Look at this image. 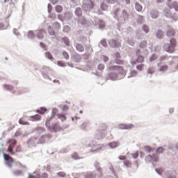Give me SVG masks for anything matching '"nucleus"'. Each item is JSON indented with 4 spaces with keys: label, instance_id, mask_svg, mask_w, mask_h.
Listing matches in <instances>:
<instances>
[{
    "label": "nucleus",
    "instance_id": "nucleus-50",
    "mask_svg": "<svg viewBox=\"0 0 178 178\" xmlns=\"http://www.w3.org/2000/svg\"><path fill=\"white\" fill-rule=\"evenodd\" d=\"M142 29L146 34H148V33H149V27L147 24L143 25Z\"/></svg>",
    "mask_w": 178,
    "mask_h": 178
},
{
    "label": "nucleus",
    "instance_id": "nucleus-41",
    "mask_svg": "<svg viewBox=\"0 0 178 178\" xmlns=\"http://www.w3.org/2000/svg\"><path fill=\"white\" fill-rule=\"evenodd\" d=\"M8 144L13 145V147H16V145H17V140L13 138H9L8 140Z\"/></svg>",
    "mask_w": 178,
    "mask_h": 178
},
{
    "label": "nucleus",
    "instance_id": "nucleus-34",
    "mask_svg": "<svg viewBox=\"0 0 178 178\" xmlns=\"http://www.w3.org/2000/svg\"><path fill=\"white\" fill-rule=\"evenodd\" d=\"M30 120L32 122H38V120H41V115L40 114L32 115L30 117Z\"/></svg>",
    "mask_w": 178,
    "mask_h": 178
},
{
    "label": "nucleus",
    "instance_id": "nucleus-22",
    "mask_svg": "<svg viewBox=\"0 0 178 178\" xmlns=\"http://www.w3.org/2000/svg\"><path fill=\"white\" fill-rule=\"evenodd\" d=\"M120 145V144L119 143V141H112L108 143V146L111 149H115V148H118V147H119Z\"/></svg>",
    "mask_w": 178,
    "mask_h": 178
},
{
    "label": "nucleus",
    "instance_id": "nucleus-44",
    "mask_svg": "<svg viewBox=\"0 0 178 178\" xmlns=\"http://www.w3.org/2000/svg\"><path fill=\"white\" fill-rule=\"evenodd\" d=\"M62 41H63L67 47H70V40H69V38L65 36L62 38Z\"/></svg>",
    "mask_w": 178,
    "mask_h": 178
},
{
    "label": "nucleus",
    "instance_id": "nucleus-10",
    "mask_svg": "<svg viewBox=\"0 0 178 178\" xmlns=\"http://www.w3.org/2000/svg\"><path fill=\"white\" fill-rule=\"evenodd\" d=\"M116 169H118V167L114 168L113 166H111L107 170L106 178H118V170Z\"/></svg>",
    "mask_w": 178,
    "mask_h": 178
},
{
    "label": "nucleus",
    "instance_id": "nucleus-19",
    "mask_svg": "<svg viewBox=\"0 0 178 178\" xmlns=\"http://www.w3.org/2000/svg\"><path fill=\"white\" fill-rule=\"evenodd\" d=\"M144 56L141 55L137 56V58L136 60H132L131 62V65H137V63H143L144 62Z\"/></svg>",
    "mask_w": 178,
    "mask_h": 178
},
{
    "label": "nucleus",
    "instance_id": "nucleus-45",
    "mask_svg": "<svg viewBox=\"0 0 178 178\" xmlns=\"http://www.w3.org/2000/svg\"><path fill=\"white\" fill-rule=\"evenodd\" d=\"M44 55H45V58H47V59H49V60H54V56H52L51 52L46 51L44 53Z\"/></svg>",
    "mask_w": 178,
    "mask_h": 178
},
{
    "label": "nucleus",
    "instance_id": "nucleus-3",
    "mask_svg": "<svg viewBox=\"0 0 178 178\" xmlns=\"http://www.w3.org/2000/svg\"><path fill=\"white\" fill-rule=\"evenodd\" d=\"M79 24H81V26H84V27H90L91 26V23L95 24V26H98V29H105V21L99 19L95 18V22L90 21L85 17L79 18L78 21Z\"/></svg>",
    "mask_w": 178,
    "mask_h": 178
},
{
    "label": "nucleus",
    "instance_id": "nucleus-5",
    "mask_svg": "<svg viewBox=\"0 0 178 178\" xmlns=\"http://www.w3.org/2000/svg\"><path fill=\"white\" fill-rule=\"evenodd\" d=\"M84 145L87 148L91 147L90 152H92L93 154H97L98 152H101V151H104V149H106V146L102 144L95 145V143H94V141H87Z\"/></svg>",
    "mask_w": 178,
    "mask_h": 178
},
{
    "label": "nucleus",
    "instance_id": "nucleus-17",
    "mask_svg": "<svg viewBox=\"0 0 178 178\" xmlns=\"http://www.w3.org/2000/svg\"><path fill=\"white\" fill-rule=\"evenodd\" d=\"M105 136H106V133L102 132L97 129L95 136V140L101 141V140H104V138H105Z\"/></svg>",
    "mask_w": 178,
    "mask_h": 178
},
{
    "label": "nucleus",
    "instance_id": "nucleus-62",
    "mask_svg": "<svg viewBox=\"0 0 178 178\" xmlns=\"http://www.w3.org/2000/svg\"><path fill=\"white\" fill-rule=\"evenodd\" d=\"M63 31H64V33H69V31H70V26H69V25L64 26Z\"/></svg>",
    "mask_w": 178,
    "mask_h": 178
},
{
    "label": "nucleus",
    "instance_id": "nucleus-15",
    "mask_svg": "<svg viewBox=\"0 0 178 178\" xmlns=\"http://www.w3.org/2000/svg\"><path fill=\"white\" fill-rule=\"evenodd\" d=\"M167 5L170 9H175L176 12H178V2L172 1V0H168Z\"/></svg>",
    "mask_w": 178,
    "mask_h": 178
},
{
    "label": "nucleus",
    "instance_id": "nucleus-59",
    "mask_svg": "<svg viewBox=\"0 0 178 178\" xmlns=\"http://www.w3.org/2000/svg\"><path fill=\"white\" fill-rule=\"evenodd\" d=\"M104 69H105V65L104 64L101 63V64L98 65L97 70L101 72V71L104 70Z\"/></svg>",
    "mask_w": 178,
    "mask_h": 178
},
{
    "label": "nucleus",
    "instance_id": "nucleus-64",
    "mask_svg": "<svg viewBox=\"0 0 178 178\" xmlns=\"http://www.w3.org/2000/svg\"><path fill=\"white\" fill-rule=\"evenodd\" d=\"M115 60V63L117 65H123V63H124L123 60H121V59H119V58H116Z\"/></svg>",
    "mask_w": 178,
    "mask_h": 178
},
{
    "label": "nucleus",
    "instance_id": "nucleus-28",
    "mask_svg": "<svg viewBox=\"0 0 178 178\" xmlns=\"http://www.w3.org/2000/svg\"><path fill=\"white\" fill-rule=\"evenodd\" d=\"M150 17L152 19H158L159 17V13L156 10H152L150 11Z\"/></svg>",
    "mask_w": 178,
    "mask_h": 178
},
{
    "label": "nucleus",
    "instance_id": "nucleus-30",
    "mask_svg": "<svg viewBox=\"0 0 178 178\" xmlns=\"http://www.w3.org/2000/svg\"><path fill=\"white\" fill-rule=\"evenodd\" d=\"M47 31H48L49 35H51V37H56V32L55 31V30L54 29V28L52 26H49L48 29H47Z\"/></svg>",
    "mask_w": 178,
    "mask_h": 178
},
{
    "label": "nucleus",
    "instance_id": "nucleus-55",
    "mask_svg": "<svg viewBox=\"0 0 178 178\" xmlns=\"http://www.w3.org/2000/svg\"><path fill=\"white\" fill-rule=\"evenodd\" d=\"M57 65L58 66H59L60 67H66V63H65V62L62 61V60H59L57 62Z\"/></svg>",
    "mask_w": 178,
    "mask_h": 178
},
{
    "label": "nucleus",
    "instance_id": "nucleus-32",
    "mask_svg": "<svg viewBox=\"0 0 178 178\" xmlns=\"http://www.w3.org/2000/svg\"><path fill=\"white\" fill-rule=\"evenodd\" d=\"M58 119H60L61 122H65L67 120V118H66V114L63 113H59L57 114Z\"/></svg>",
    "mask_w": 178,
    "mask_h": 178
},
{
    "label": "nucleus",
    "instance_id": "nucleus-49",
    "mask_svg": "<svg viewBox=\"0 0 178 178\" xmlns=\"http://www.w3.org/2000/svg\"><path fill=\"white\" fill-rule=\"evenodd\" d=\"M147 73H148V74H154V73H155V67H154V66L149 67L147 69Z\"/></svg>",
    "mask_w": 178,
    "mask_h": 178
},
{
    "label": "nucleus",
    "instance_id": "nucleus-8",
    "mask_svg": "<svg viewBox=\"0 0 178 178\" xmlns=\"http://www.w3.org/2000/svg\"><path fill=\"white\" fill-rule=\"evenodd\" d=\"M97 172H98L97 175V172H95L88 173L86 175V178H95V177H97V176L100 178L104 177V174H102V168H97Z\"/></svg>",
    "mask_w": 178,
    "mask_h": 178
},
{
    "label": "nucleus",
    "instance_id": "nucleus-43",
    "mask_svg": "<svg viewBox=\"0 0 178 178\" xmlns=\"http://www.w3.org/2000/svg\"><path fill=\"white\" fill-rule=\"evenodd\" d=\"M53 27L56 31H59L60 30V24L58 22H56L53 24Z\"/></svg>",
    "mask_w": 178,
    "mask_h": 178
},
{
    "label": "nucleus",
    "instance_id": "nucleus-60",
    "mask_svg": "<svg viewBox=\"0 0 178 178\" xmlns=\"http://www.w3.org/2000/svg\"><path fill=\"white\" fill-rule=\"evenodd\" d=\"M72 159H74V161H77L80 159V157L79 156V154L77 153H74L72 155Z\"/></svg>",
    "mask_w": 178,
    "mask_h": 178
},
{
    "label": "nucleus",
    "instance_id": "nucleus-16",
    "mask_svg": "<svg viewBox=\"0 0 178 178\" xmlns=\"http://www.w3.org/2000/svg\"><path fill=\"white\" fill-rule=\"evenodd\" d=\"M134 128V124H119L118 129L120 130H130Z\"/></svg>",
    "mask_w": 178,
    "mask_h": 178
},
{
    "label": "nucleus",
    "instance_id": "nucleus-13",
    "mask_svg": "<svg viewBox=\"0 0 178 178\" xmlns=\"http://www.w3.org/2000/svg\"><path fill=\"white\" fill-rule=\"evenodd\" d=\"M128 17H129V14H127V11L123 10L122 11L120 16L118 17V23L120 24H123V23H124L127 20Z\"/></svg>",
    "mask_w": 178,
    "mask_h": 178
},
{
    "label": "nucleus",
    "instance_id": "nucleus-35",
    "mask_svg": "<svg viewBox=\"0 0 178 178\" xmlns=\"http://www.w3.org/2000/svg\"><path fill=\"white\" fill-rule=\"evenodd\" d=\"M15 146H13V145H9L6 150V152H9L10 155H15V154H16V152L13 151V149H15Z\"/></svg>",
    "mask_w": 178,
    "mask_h": 178
},
{
    "label": "nucleus",
    "instance_id": "nucleus-40",
    "mask_svg": "<svg viewBox=\"0 0 178 178\" xmlns=\"http://www.w3.org/2000/svg\"><path fill=\"white\" fill-rule=\"evenodd\" d=\"M58 108H60L63 112H67L69 110V106L66 104H60L58 105Z\"/></svg>",
    "mask_w": 178,
    "mask_h": 178
},
{
    "label": "nucleus",
    "instance_id": "nucleus-6",
    "mask_svg": "<svg viewBox=\"0 0 178 178\" xmlns=\"http://www.w3.org/2000/svg\"><path fill=\"white\" fill-rule=\"evenodd\" d=\"M95 6V3L92 0H83L82 3V9L86 13H90Z\"/></svg>",
    "mask_w": 178,
    "mask_h": 178
},
{
    "label": "nucleus",
    "instance_id": "nucleus-57",
    "mask_svg": "<svg viewBox=\"0 0 178 178\" xmlns=\"http://www.w3.org/2000/svg\"><path fill=\"white\" fill-rule=\"evenodd\" d=\"M100 42L102 47H104V48H108V43L106 42V40L103 39L100 41Z\"/></svg>",
    "mask_w": 178,
    "mask_h": 178
},
{
    "label": "nucleus",
    "instance_id": "nucleus-33",
    "mask_svg": "<svg viewBox=\"0 0 178 178\" xmlns=\"http://www.w3.org/2000/svg\"><path fill=\"white\" fill-rule=\"evenodd\" d=\"M27 38L29 40H35V33H34L33 31H29L27 33Z\"/></svg>",
    "mask_w": 178,
    "mask_h": 178
},
{
    "label": "nucleus",
    "instance_id": "nucleus-52",
    "mask_svg": "<svg viewBox=\"0 0 178 178\" xmlns=\"http://www.w3.org/2000/svg\"><path fill=\"white\" fill-rule=\"evenodd\" d=\"M124 166H126V168H131V162L129 160H125L124 161Z\"/></svg>",
    "mask_w": 178,
    "mask_h": 178
},
{
    "label": "nucleus",
    "instance_id": "nucleus-21",
    "mask_svg": "<svg viewBox=\"0 0 178 178\" xmlns=\"http://www.w3.org/2000/svg\"><path fill=\"white\" fill-rule=\"evenodd\" d=\"M4 88L7 91H10V92H12V94H16V90H15V87H13V86L12 85L5 84Z\"/></svg>",
    "mask_w": 178,
    "mask_h": 178
},
{
    "label": "nucleus",
    "instance_id": "nucleus-47",
    "mask_svg": "<svg viewBox=\"0 0 178 178\" xmlns=\"http://www.w3.org/2000/svg\"><path fill=\"white\" fill-rule=\"evenodd\" d=\"M55 9L57 13H62V12L63 11V7L60 5L56 6Z\"/></svg>",
    "mask_w": 178,
    "mask_h": 178
},
{
    "label": "nucleus",
    "instance_id": "nucleus-46",
    "mask_svg": "<svg viewBox=\"0 0 178 178\" xmlns=\"http://www.w3.org/2000/svg\"><path fill=\"white\" fill-rule=\"evenodd\" d=\"M135 9L137 12H141L143 10V6L140 3H136Z\"/></svg>",
    "mask_w": 178,
    "mask_h": 178
},
{
    "label": "nucleus",
    "instance_id": "nucleus-53",
    "mask_svg": "<svg viewBox=\"0 0 178 178\" xmlns=\"http://www.w3.org/2000/svg\"><path fill=\"white\" fill-rule=\"evenodd\" d=\"M139 156L140 152H138V151H136V152L131 154V158H133V159H137Z\"/></svg>",
    "mask_w": 178,
    "mask_h": 178
},
{
    "label": "nucleus",
    "instance_id": "nucleus-14",
    "mask_svg": "<svg viewBox=\"0 0 178 178\" xmlns=\"http://www.w3.org/2000/svg\"><path fill=\"white\" fill-rule=\"evenodd\" d=\"M52 138V136L51 134H44L39 139H38L37 144H45L48 140H51Z\"/></svg>",
    "mask_w": 178,
    "mask_h": 178
},
{
    "label": "nucleus",
    "instance_id": "nucleus-48",
    "mask_svg": "<svg viewBox=\"0 0 178 178\" xmlns=\"http://www.w3.org/2000/svg\"><path fill=\"white\" fill-rule=\"evenodd\" d=\"M62 55H63L64 59H65V60H68V59H70V58L69 53H67V51H63L62 52Z\"/></svg>",
    "mask_w": 178,
    "mask_h": 178
},
{
    "label": "nucleus",
    "instance_id": "nucleus-38",
    "mask_svg": "<svg viewBox=\"0 0 178 178\" xmlns=\"http://www.w3.org/2000/svg\"><path fill=\"white\" fill-rule=\"evenodd\" d=\"M47 111H48V109L45 107H40L39 109L36 110V112L37 113H39V115H44Z\"/></svg>",
    "mask_w": 178,
    "mask_h": 178
},
{
    "label": "nucleus",
    "instance_id": "nucleus-58",
    "mask_svg": "<svg viewBox=\"0 0 178 178\" xmlns=\"http://www.w3.org/2000/svg\"><path fill=\"white\" fill-rule=\"evenodd\" d=\"M68 151H69V147H64L60 150L59 153L60 154H67Z\"/></svg>",
    "mask_w": 178,
    "mask_h": 178
},
{
    "label": "nucleus",
    "instance_id": "nucleus-20",
    "mask_svg": "<svg viewBox=\"0 0 178 178\" xmlns=\"http://www.w3.org/2000/svg\"><path fill=\"white\" fill-rule=\"evenodd\" d=\"M36 37L38 40H42L44 38V35L45 34V30L40 29L35 31Z\"/></svg>",
    "mask_w": 178,
    "mask_h": 178
},
{
    "label": "nucleus",
    "instance_id": "nucleus-31",
    "mask_svg": "<svg viewBox=\"0 0 178 178\" xmlns=\"http://www.w3.org/2000/svg\"><path fill=\"white\" fill-rule=\"evenodd\" d=\"M74 13L77 17H81L83 16V10L80 7L75 8Z\"/></svg>",
    "mask_w": 178,
    "mask_h": 178
},
{
    "label": "nucleus",
    "instance_id": "nucleus-63",
    "mask_svg": "<svg viewBox=\"0 0 178 178\" xmlns=\"http://www.w3.org/2000/svg\"><path fill=\"white\" fill-rule=\"evenodd\" d=\"M13 174H14L15 176H20V175H22V170H17L15 171H13Z\"/></svg>",
    "mask_w": 178,
    "mask_h": 178
},
{
    "label": "nucleus",
    "instance_id": "nucleus-18",
    "mask_svg": "<svg viewBox=\"0 0 178 178\" xmlns=\"http://www.w3.org/2000/svg\"><path fill=\"white\" fill-rule=\"evenodd\" d=\"M72 19H73V13L69 11H66L63 14V20H65V22H70Z\"/></svg>",
    "mask_w": 178,
    "mask_h": 178
},
{
    "label": "nucleus",
    "instance_id": "nucleus-12",
    "mask_svg": "<svg viewBox=\"0 0 178 178\" xmlns=\"http://www.w3.org/2000/svg\"><path fill=\"white\" fill-rule=\"evenodd\" d=\"M3 159L5 161V165H6V166H8L9 168H12V163H13V158L12 156H10V155L3 152Z\"/></svg>",
    "mask_w": 178,
    "mask_h": 178
},
{
    "label": "nucleus",
    "instance_id": "nucleus-4",
    "mask_svg": "<svg viewBox=\"0 0 178 178\" xmlns=\"http://www.w3.org/2000/svg\"><path fill=\"white\" fill-rule=\"evenodd\" d=\"M165 152V148L163 147H159L156 149L155 153L149 154L145 158V161L147 163H152V162H159V154H163Z\"/></svg>",
    "mask_w": 178,
    "mask_h": 178
},
{
    "label": "nucleus",
    "instance_id": "nucleus-29",
    "mask_svg": "<svg viewBox=\"0 0 178 178\" xmlns=\"http://www.w3.org/2000/svg\"><path fill=\"white\" fill-rule=\"evenodd\" d=\"M75 48L78 52H84V45L81 43H76Z\"/></svg>",
    "mask_w": 178,
    "mask_h": 178
},
{
    "label": "nucleus",
    "instance_id": "nucleus-54",
    "mask_svg": "<svg viewBox=\"0 0 178 178\" xmlns=\"http://www.w3.org/2000/svg\"><path fill=\"white\" fill-rule=\"evenodd\" d=\"M88 121H86L83 123H82L80 126V127L82 129V130H86L87 129V126H88Z\"/></svg>",
    "mask_w": 178,
    "mask_h": 178
},
{
    "label": "nucleus",
    "instance_id": "nucleus-42",
    "mask_svg": "<svg viewBox=\"0 0 178 178\" xmlns=\"http://www.w3.org/2000/svg\"><path fill=\"white\" fill-rule=\"evenodd\" d=\"M137 74H138V72L137 70L131 69L130 76H128V79H130V77H136Z\"/></svg>",
    "mask_w": 178,
    "mask_h": 178
},
{
    "label": "nucleus",
    "instance_id": "nucleus-2",
    "mask_svg": "<svg viewBox=\"0 0 178 178\" xmlns=\"http://www.w3.org/2000/svg\"><path fill=\"white\" fill-rule=\"evenodd\" d=\"M58 112L59 110L57 108H54L52 109L51 116L47 117L45 126L50 133H58V131H62V127H60L58 122L52 124L51 126L49 125L51 124V120H52L55 116H57Z\"/></svg>",
    "mask_w": 178,
    "mask_h": 178
},
{
    "label": "nucleus",
    "instance_id": "nucleus-24",
    "mask_svg": "<svg viewBox=\"0 0 178 178\" xmlns=\"http://www.w3.org/2000/svg\"><path fill=\"white\" fill-rule=\"evenodd\" d=\"M143 151H145V152H147V154H154L155 149H152L151 146L145 145L143 147Z\"/></svg>",
    "mask_w": 178,
    "mask_h": 178
},
{
    "label": "nucleus",
    "instance_id": "nucleus-51",
    "mask_svg": "<svg viewBox=\"0 0 178 178\" xmlns=\"http://www.w3.org/2000/svg\"><path fill=\"white\" fill-rule=\"evenodd\" d=\"M147 45H148V42H147V40H143L140 43V47L142 49H144V48H145Z\"/></svg>",
    "mask_w": 178,
    "mask_h": 178
},
{
    "label": "nucleus",
    "instance_id": "nucleus-27",
    "mask_svg": "<svg viewBox=\"0 0 178 178\" xmlns=\"http://www.w3.org/2000/svg\"><path fill=\"white\" fill-rule=\"evenodd\" d=\"M108 44L111 48H118L119 43L115 40L111 39L108 41Z\"/></svg>",
    "mask_w": 178,
    "mask_h": 178
},
{
    "label": "nucleus",
    "instance_id": "nucleus-37",
    "mask_svg": "<svg viewBox=\"0 0 178 178\" xmlns=\"http://www.w3.org/2000/svg\"><path fill=\"white\" fill-rule=\"evenodd\" d=\"M168 69H169V66H168V65H163L159 67V70L162 73H165Z\"/></svg>",
    "mask_w": 178,
    "mask_h": 178
},
{
    "label": "nucleus",
    "instance_id": "nucleus-7",
    "mask_svg": "<svg viewBox=\"0 0 178 178\" xmlns=\"http://www.w3.org/2000/svg\"><path fill=\"white\" fill-rule=\"evenodd\" d=\"M177 42L176 39L172 38L170 40V43H165L163 45V49L165 52H168L169 54H173L175 51Z\"/></svg>",
    "mask_w": 178,
    "mask_h": 178
},
{
    "label": "nucleus",
    "instance_id": "nucleus-23",
    "mask_svg": "<svg viewBox=\"0 0 178 178\" xmlns=\"http://www.w3.org/2000/svg\"><path fill=\"white\" fill-rule=\"evenodd\" d=\"M72 60L75 62V63H80L81 61V56H80L79 54H76L72 56Z\"/></svg>",
    "mask_w": 178,
    "mask_h": 178
},
{
    "label": "nucleus",
    "instance_id": "nucleus-36",
    "mask_svg": "<svg viewBox=\"0 0 178 178\" xmlns=\"http://www.w3.org/2000/svg\"><path fill=\"white\" fill-rule=\"evenodd\" d=\"M107 129H108V127L106 125V124H102L97 130H99V131H102V133H106Z\"/></svg>",
    "mask_w": 178,
    "mask_h": 178
},
{
    "label": "nucleus",
    "instance_id": "nucleus-56",
    "mask_svg": "<svg viewBox=\"0 0 178 178\" xmlns=\"http://www.w3.org/2000/svg\"><path fill=\"white\" fill-rule=\"evenodd\" d=\"M156 59H158V55L152 54L149 58V62H154V60H156Z\"/></svg>",
    "mask_w": 178,
    "mask_h": 178
},
{
    "label": "nucleus",
    "instance_id": "nucleus-11",
    "mask_svg": "<svg viewBox=\"0 0 178 178\" xmlns=\"http://www.w3.org/2000/svg\"><path fill=\"white\" fill-rule=\"evenodd\" d=\"M37 143H38V138L32 136L25 142V144L28 145L29 148H33V147H35Z\"/></svg>",
    "mask_w": 178,
    "mask_h": 178
},
{
    "label": "nucleus",
    "instance_id": "nucleus-39",
    "mask_svg": "<svg viewBox=\"0 0 178 178\" xmlns=\"http://www.w3.org/2000/svg\"><path fill=\"white\" fill-rule=\"evenodd\" d=\"M175 34L176 31H175V29H170L167 31V36H168L170 38H172V37H175Z\"/></svg>",
    "mask_w": 178,
    "mask_h": 178
},
{
    "label": "nucleus",
    "instance_id": "nucleus-1",
    "mask_svg": "<svg viewBox=\"0 0 178 178\" xmlns=\"http://www.w3.org/2000/svg\"><path fill=\"white\" fill-rule=\"evenodd\" d=\"M108 70H118V73L115 72H111L107 73L106 75V80H112L115 81V80H120L122 79H124L126 76V71L123 69L122 66L120 65H113L108 67Z\"/></svg>",
    "mask_w": 178,
    "mask_h": 178
},
{
    "label": "nucleus",
    "instance_id": "nucleus-26",
    "mask_svg": "<svg viewBox=\"0 0 178 178\" xmlns=\"http://www.w3.org/2000/svg\"><path fill=\"white\" fill-rule=\"evenodd\" d=\"M163 13L166 17H168V19H172V17H173V16H172V12L170 11V9L168 8H165L163 9Z\"/></svg>",
    "mask_w": 178,
    "mask_h": 178
},
{
    "label": "nucleus",
    "instance_id": "nucleus-9",
    "mask_svg": "<svg viewBox=\"0 0 178 178\" xmlns=\"http://www.w3.org/2000/svg\"><path fill=\"white\" fill-rule=\"evenodd\" d=\"M41 74L42 77H44V79L52 81V79H51V77H49V74H51V67L44 66L41 71Z\"/></svg>",
    "mask_w": 178,
    "mask_h": 178
},
{
    "label": "nucleus",
    "instance_id": "nucleus-25",
    "mask_svg": "<svg viewBox=\"0 0 178 178\" xmlns=\"http://www.w3.org/2000/svg\"><path fill=\"white\" fill-rule=\"evenodd\" d=\"M156 37L158 40H162L165 37V32L161 29L157 30L156 32Z\"/></svg>",
    "mask_w": 178,
    "mask_h": 178
},
{
    "label": "nucleus",
    "instance_id": "nucleus-61",
    "mask_svg": "<svg viewBox=\"0 0 178 178\" xmlns=\"http://www.w3.org/2000/svg\"><path fill=\"white\" fill-rule=\"evenodd\" d=\"M144 64H139L136 66L137 70H139V72H142V70L144 69Z\"/></svg>",
    "mask_w": 178,
    "mask_h": 178
}]
</instances>
